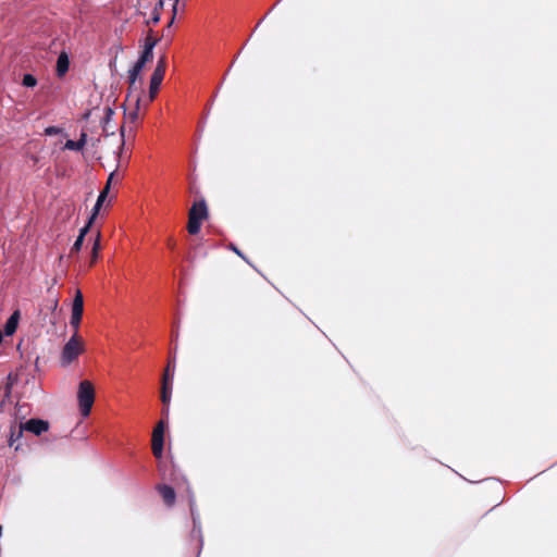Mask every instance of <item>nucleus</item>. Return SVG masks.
Here are the masks:
<instances>
[{
    "label": "nucleus",
    "instance_id": "obj_14",
    "mask_svg": "<svg viewBox=\"0 0 557 557\" xmlns=\"http://www.w3.org/2000/svg\"><path fill=\"white\" fill-rule=\"evenodd\" d=\"M70 66V60L65 52H61L57 60V75L62 77L66 74Z\"/></svg>",
    "mask_w": 557,
    "mask_h": 557
},
{
    "label": "nucleus",
    "instance_id": "obj_3",
    "mask_svg": "<svg viewBox=\"0 0 557 557\" xmlns=\"http://www.w3.org/2000/svg\"><path fill=\"white\" fill-rule=\"evenodd\" d=\"M84 351L83 341L78 334L74 333L64 345L61 354L62 366H69Z\"/></svg>",
    "mask_w": 557,
    "mask_h": 557
},
{
    "label": "nucleus",
    "instance_id": "obj_23",
    "mask_svg": "<svg viewBox=\"0 0 557 557\" xmlns=\"http://www.w3.org/2000/svg\"><path fill=\"white\" fill-rule=\"evenodd\" d=\"M153 58V49L152 48H149V47H144L140 55H139V59L141 60V62H150Z\"/></svg>",
    "mask_w": 557,
    "mask_h": 557
},
{
    "label": "nucleus",
    "instance_id": "obj_5",
    "mask_svg": "<svg viewBox=\"0 0 557 557\" xmlns=\"http://www.w3.org/2000/svg\"><path fill=\"white\" fill-rule=\"evenodd\" d=\"M164 430L165 422L163 420H160L152 431L151 449L153 456L158 459H160L163 455Z\"/></svg>",
    "mask_w": 557,
    "mask_h": 557
},
{
    "label": "nucleus",
    "instance_id": "obj_28",
    "mask_svg": "<svg viewBox=\"0 0 557 557\" xmlns=\"http://www.w3.org/2000/svg\"><path fill=\"white\" fill-rule=\"evenodd\" d=\"M83 243L84 240L82 239V236H77L71 248V255L78 252L82 249Z\"/></svg>",
    "mask_w": 557,
    "mask_h": 557
},
{
    "label": "nucleus",
    "instance_id": "obj_31",
    "mask_svg": "<svg viewBox=\"0 0 557 557\" xmlns=\"http://www.w3.org/2000/svg\"><path fill=\"white\" fill-rule=\"evenodd\" d=\"M230 249L233 250L237 256L243 258L245 261H248L246 257L243 255V252L234 244L230 245Z\"/></svg>",
    "mask_w": 557,
    "mask_h": 557
},
{
    "label": "nucleus",
    "instance_id": "obj_1",
    "mask_svg": "<svg viewBox=\"0 0 557 557\" xmlns=\"http://www.w3.org/2000/svg\"><path fill=\"white\" fill-rule=\"evenodd\" d=\"M175 369L174 359H170L168 366L165 367L162 377H161V392L160 398L164 408L162 410L163 416L169 414L168 406L171 401L172 387H173V372Z\"/></svg>",
    "mask_w": 557,
    "mask_h": 557
},
{
    "label": "nucleus",
    "instance_id": "obj_21",
    "mask_svg": "<svg viewBox=\"0 0 557 557\" xmlns=\"http://www.w3.org/2000/svg\"><path fill=\"white\" fill-rule=\"evenodd\" d=\"M141 71L135 69L134 66L128 71V90L133 91L136 89V82L139 77Z\"/></svg>",
    "mask_w": 557,
    "mask_h": 557
},
{
    "label": "nucleus",
    "instance_id": "obj_10",
    "mask_svg": "<svg viewBox=\"0 0 557 557\" xmlns=\"http://www.w3.org/2000/svg\"><path fill=\"white\" fill-rule=\"evenodd\" d=\"M103 112H104V115L101 120V123H102V132H103V135L104 136H109V135H112L114 134V131L112 129V127H110V122L114 115V111L111 107H106L103 109Z\"/></svg>",
    "mask_w": 557,
    "mask_h": 557
},
{
    "label": "nucleus",
    "instance_id": "obj_15",
    "mask_svg": "<svg viewBox=\"0 0 557 557\" xmlns=\"http://www.w3.org/2000/svg\"><path fill=\"white\" fill-rule=\"evenodd\" d=\"M87 143V134L83 132L78 140H67L64 145L65 149L81 151Z\"/></svg>",
    "mask_w": 557,
    "mask_h": 557
},
{
    "label": "nucleus",
    "instance_id": "obj_18",
    "mask_svg": "<svg viewBox=\"0 0 557 557\" xmlns=\"http://www.w3.org/2000/svg\"><path fill=\"white\" fill-rule=\"evenodd\" d=\"M187 493H188V505H189L190 516H191V519L194 522V528H196L197 524L199 523V516L195 509V505H196L195 495L189 488H187Z\"/></svg>",
    "mask_w": 557,
    "mask_h": 557
},
{
    "label": "nucleus",
    "instance_id": "obj_9",
    "mask_svg": "<svg viewBox=\"0 0 557 557\" xmlns=\"http://www.w3.org/2000/svg\"><path fill=\"white\" fill-rule=\"evenodd\" d=\"M25 429H23V422H21L18 425L16 424V421H13L10 425V435L8 444L10 447H12L15 442H17L24 433Z\"/></svg>",
    "mask_w": 557,
    "mask_h": 557
},
{
    "label": "nucleus",
    "instance_id": "obj_8",
    "mask_svg": "<svg viewBox=\"0 0 557 557\" xmlns=\"http://www.w3.org/2000/svg\"><path fill=\"white\" fill-rule=\"evenodd\" d=\"M139 107H140V97L136 96L135 98V104L134 109H132L129 112H124L125 117V124L129 125V131L133 132L134 125L137 123L139 119Z\"/></svg>",
    "mask_w": 557,
    "mask_h": 557
},
{
    "label": "nucleus",
    "instance_id": "obj_35",
    "mask_svg": "<svg viewBox=\"0 0 557 557\" xmlns=\"http://www.w3.org/2000/svg\"><path fill=\"white\" fill-rule=\"evenodd\" d=\"M166 245H168V247H169L170 249H174V248H175V246H176V240H175L174 238L170 237V238L168 239Z\"/></svg>",
    "mask_w": 557,
    "mask_h": 557
},
{
    "label": "nucleus",
    "instance_id": "obj_38",
    "mask_svg": "<svg viewBox=\"0 0 557 557\" xmlns=\"http://www.w3.org/2000/svg\"><path fill=\"white\" fill-rule=\"evenodd\" d=\"M156 7H158V12H160V10L163 8V0H159Z\"/></svg>",
    "mask_w": 557,
    "mask_h": 557
},
{
    "label": "nucleus",
    "instance_id": "obj_24",
    "mask_svg": "<svg viewBox=\"0 0 557 557\" xmlns=\"http://www.w3.org/2000/svg\"><path fill=\"white\" fill-rule=\"evenodd\" d=\"M96 218L95 214H91L86 223V225L81 228L78 236H82V239L84 240L86 234L89 232L91 225L94 224Z\"/></svg>",
    "mask_w": 557,
    "mask_h": 557
},
{
    "label": "nucleus",
    "instance_id": "obj_4",
    "mask_svg": "<svg viewBox=\"0 0 557 557\" xmlns=\"http://www.w3.org/2000/svg\"><path fill=\"white\" fill-rule=\"evenodd\" d=\"M166 55L165 54H162L158 62H157V66L150 77V86H149V101H153L154 98L157 97L158 92H159V89H160V86L163 82V78H164V75H165V71H166Z\"/></svg>",
    "mask_w": 557,
    "mask_h": 557
},
{
    "label": "nucleus",
    "instance_id": "obj_33",
    "mask_svg": "<svg viewBox=\"0 0 557 557\" xmlns=\"http://www.w3.org/2000/svg\"><path fill=\"white\" fill-rule=\"evenodd\" d=\"M177 2H178V0H175V3L173 5V15H172V18H171V21H170V23L168 25L169 27L172 25V23H173V21L175 18V14H176V10H177Z\"/></svg>",
    "mask_w": 557,
    "mask_h": 557
},
{
    "label": "nucleus",
    "instance_id": "obj_19",
    "mask_svg": "<svg viewBox=\"0 0 557 557\" xmlns=\"http://www.w3.org/2000/svg\"><path fill=\"white\" fill-rule=\"evenodd\" d=\"M58 304H59V301H58L57 298H52V299H48L47 300L46 308L51 311V317H50L49 322L52 325H54L57 323V318H58L57 315L58 314H57L55 311H57V308H58Z\"/></svg>",
    "mask_w": 557,
    "mask_h": 557
},
{
    "label": "nucleus",
    "instance_id": "obj_22",
    "mask_svg": "<svg viewBox=\"0 0 557 557\" xmlns=\"http://www.w3.org/2000/svg\"><path fill=\"white\" fill-rule=\"evenodd\" d=\"M141 71L135 69L134 66L128 71V90L133 91L136 89V82L139 77Z\"/></svg>",
    "mask_w": 557,
    "mask_h": 557
},
{
    "label": "nucleus",
    "instance_id": "obj_29",
    "mask_svg": "<svg viewBox=\"0 0 557 557\" xmlns=\"http://www.w3.org/2000/svg\"><path fill=\"white\" fill-rule=\"evenodd\" d=\"M160 12H158V7H154L153 11H152V16L151 18L147 22V24H158L159 21H160Z\"/></svg>",
    "mask_w": 557,
    "mask_h": 557
},
{
    "label": "nucleus",
    "instance_id": "obj_7",
    "mask_svg": "<svg viewBox=\"0 0 557 557\" xmlns=\"http://www.w3.org/2000/svg\"><path fill=\"white\" fill-rule=\"evenodd\" d=\"M156 490L168 508H172L175 505L176 493L172 486L168 484H157Z\"/></svg>",
    "mask_w": 557,
    "mask_h": 557
},
{
    "label": "nucleus",
    "instance_id": "obj_41",
    "mask_svg": "<svg viewBox=\"0 0 557 557\" xmlns=\"http://www.w3.org/2000/svg\"><path fill=\"white\" fill-rule=\"evenodd\" d=\"M14 449H15V450H18V449H20V445H16V446L14 447Z\"/></svg>",
    "mask_w": 557,
    "mask_h": 557
},
{
    "label": "nucleus",
    "instance_id": "obj_12",
    "mask_svg": "<svg viewBox=\"0 0 557 557\" xmlns=\"http://www.w3.org/2000/svg\"><path fill=\"white\" fill-rule=\"evenodd\" d=\"M193 211L195 212V216L198 218V221L202 222V220L207 219L208 216L206 201L203 199L195 201L191 208L189 209V212Z\"/></svg>",
    "mask_w": 557,
    "mask_h": 557
},
{
    "label": "nucleus",
    "instance_id": "obj_25",
    "mask_svg": "<svg viewBox=\"0 0 557 557\" xmlns=\"http://www.w3.org/2000/svg\"><path fill=\"white\" fill-rule=\"evenodd\" d=\"M158 42H159V38H154L152 36V30L150 29L146 37L144 47H149V48L153 49L158 45Z\"/></svg>",
    "mask_w": 557,
    "mask_h": 557
},
{
    "label": "nucleus",
    "instance_id": "obj_16",
    "mask_svg": "<svg viewBox=\"0 0 557 557\" xmlns=\"http://www.w3.org/2000/svg\"><path fill=\"white\" fill-rule=\"evenodd\" d=\"M100 239H101V232L98 230L95 240H94V244H92L91 256H90V267H92L99 259L100 250H101Z\"/></svg>",
    "mask_w": 557,
    "mask_h": 557
},
{
    "label": "nucleus",
    "instance_id": "obj_40",
    "mask_svg": "<svg viewBox=\"0 0 557 557\" xmlns=\"http://www.w3.org/2000/svg\"><path fill=\"white\" fill-rule=\"evenodd\" d=\"M90 115V112L85 113L84 117L87 119Z\"/></svg>",
    "mask_w": 557,
    "mask_h": 557
},
{
    "label": "nucleus",
    "instance_id": "obj_6",
    "mask_svg": "<svg viewBox=\"0 0 557 557\" xmlns=\"http://www.w3.org/2000/svg\"><path fill=\"white\" fill-rule=\"evenodd\" d=\"M49 422L42 419L32 418L26 422H23V429L25 431L33 433L36 436L41 435L42 433L49 430Z\"/></svg>",
    "mask_w": 557,
    "mask_h": 557
},
{
    "label": "nucleus",
    "instance_id": "obj_11",
    "mask_svg": "<svg viewBox=\"0 0 557 557\" xmlns=\"http://www.w3.org/2000/svg\"><path fill=\"white\" fill-rule=\"evenodd\" d=\"M21 313L20 310H15L10 318L7 320L4 324V334L10 336L13 335L17 329L18 320H20Z\"/></svg>",
    "mask_w": 557,
    "mask_h": 557
},
{
    "label": "nucleus",
    "instance_id": "obj_13",
    "mask_svg": "<svg viewBox=\"0 0 557 557\" xmlns=\"http://www.w3.org/2000/svg\"><path fill=\"white\" fill-rule=\"evenodd\" d=\"M84 313V297L79 289L76 290L73 305H72V314L71 315H82Z\"/></svg>",
    "mask_w": 557,
    "mask_h": 557
},
{
    "label": "nucleus",
    "instance_id": "obj_37",
    "mask_svg": "<svg viewBox=\"0 0 557 557\" xmlns=\"http://www.w3.org/2000/svg\"><path fill=\"white\" fill-rule=\"evenodd\" d=\"M114 175H115V172H112V173L109 175L106 186H109V187H110L111 183L113 182V177H114Z\"/></svg>",
    "mask_w": 557,
    "mask_h": 557
},
{
    "label": "nucleus",
    "instance_id": "obj_2",
    "mask_svg": "<svg viewBox=\"0 0 557 557\" xmlns=\"http://www.w3.org/2000/svg\"><path fill=\"white\" fill-rule=\"evenodd\" d=\"M78 406L83 417H88L95 401V388L91 382L85 380L78 386Z\"/></svg>",
    "mask_w": 557,
    "mask_h": 557
},
{
    "label": "nucleus",
    "instance_id": "obj_26",
    "mask_svg": "<svg viewBox=\"0 0 557 557\" xmlns=\"http://www.w3.org/2000/svg\"><path fill=\"white\" fill-rule=\"evenodd\" d=\"M22 84L25 86V87H35L36 84H37V79L34 75L32 74H25L23 76V82Z\"/></svg>",
    "mask_w": 557,
    "mask_h": 557
},
{
    "label": "nucleus",
    "instance_id": "obj_17",
    "mask_svg": "<svg viewBox=\"0 0 557 557\" xmlns=\"http://www.w3.org/2000/svg\"><path fill=\"white\" fill-rule=\"evenodd\" d=\"M201 227V222L198 221V218L195 216V212H188V223L187 231L191 235H196L199 233Z\"/></svg>",
    "mask_w": 557,
    "mask_h": 557
},
{
    "label": "nucleus",
    "instance_id": "obj_20",
    "mask_svg": "<svg viewBox=\"0 0 557 557\" xmlns=\"http://www.w3.org/2000/svg\"><path fill=\"white\" fill-rule=\"evenodd\" d=\"M108 194H109V186H104V188L100 191V194L98 196V199H97V202H96V205L94 206V209H92V213L91 214H95V218H97V215L99 213V210H100L103 201L106 200Z\"/></svg>",
    "mask_w": 557,
    "mask_h": 557
},
{
    "label": "nucleus",
    "instance_id": "obj_32",
    "mask_svg": "<svg viewBox=\"0 0 557 557\" xmlns=\"http://www.w3.org/2000/svg\"><path fill=\"white\" fill-rule=\"evenodd\" d=\"M146 64H147L146 62H141V60L138 58V60L136 61V63L133 66L137 70L143 71V69L145 67Z\"/></svg>",
    "mask_w": 557,
    "mask_h": 557
},
{
    "label": "nucleus",
    "instance_id": "obj_39",
    "mask_svg": "<svg viewBox=\"0 0 557 557\" xmlns=\"http://www.w3.org/2000/svg\"><path fill=\"white\" fill-rule=\"evenodd\" d=\"M3 341V333L0 331V344L2 343Z\"/></svg>",
    "mask_w": 557,
    "mask_h": 557
},
{
    "label": "nucleus",
    "instance_id": "obj_36",
    "mask_svg": "<svg viewBox=\"0 0 557 557\" xmlns=\"http://www.w3.org/2000/svg\"><path fill=\"white\" fill-rule=\"evenodd\" d=\"M124 129H125V124L121 126L120 131H121V146L120 148L122 149L124 147Z\"/></svg>",
    "mask_w": 557,
    "mask_h": 557
},
{
    "label": "nucleus",
    "instance_id": "obj_27",
    "mask_svg": "<svg viewBox=\"0 0 557 557\" xmlns=\"http://www.w3.org/2000/svg\"><path fill=\"white\" fill-rule=\"evenodd\" d=\"M82 321V315H71L70 324L74 329V333L78 334V327Z\"/></svg>",
    "mask_w": 557,
    "mask_h": 557
},
{
    "label": "nucleus",
    "instance_id": "obj_34",
    "mask_svg": "<svg viewBox=\"0 0 557 557\" xmlns=\"http://www.w3.org/2000/svg\"><path fill=\"white\" fill-rule=\"evenodd\" d=\"M177 2H178V0H175V3L173 5V15H172V18H171V21H170V23L168 25L169 27L172 25V23H173V21L175 18V14H176V10H177Z\"/></svg>",
    "mask_w": 557,
    "mask_h": 557
},
{
    "label": "nucleus",
    "instance_id": "obj_30",
    "mask_svg": "<svg viewBox=\"0 0 557 557\" xmlns=\"http://www.w3.org/2000/svg\"><path fill=\"white\" fill-rule=\"evenodd\" d=\"M59 132H60V129H59L58 127H55V126H49V127H47V128H46V131H45V133H46L47 135H50V136H51V135H57V134H59Z\"/></svg>",
    "mask_w": 557,
    "mask_h": 557
}]
</instances>
